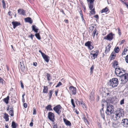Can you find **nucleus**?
<instances>
[{"instance_id":"1","label":"nucleus","mask_w":128,"mask_h":128,"mask_svg":"<svg viewBox=\"0 0 128 128\" xmlns=\"http://www.w3.org/2000/svg\"><path fill=\"white\" fill-rule=\"evenodd\" d=\"M124 112L123 110L121 108H118L115 114V117L116 120L120 119L121 117H122L124 116Z\"/></svg>"},{"instance_id":"2","label":"nucleus","mask_w":128,"mask_h":128,"mask_svg":"<svg viewBox=\"0 0 128 128\" xmlns=\"http://www.w3.org/2000/svg\"><path fill=\"white\" fill-rule=\"evenodd\" d=\"M121 84H124L126 82L128 81V74H123L120 76Z\"/></svg>"},{"instance_id":"3","label":"nucleus","mask_w":128,"mask_h":128,"mask_svg":"<svg viewBox=\"0 0 128 128\" xmlns=\"http://www.w3.org/2000/svg\"><path fill=\"white\" fill-rule=\"evenodd\" d=\"M118 80L116 78H114L110 80L108 84L110 86L113 88L116 87L118 84Z\"/></svg>"},{"instance_id":"4","label":"nucleus","mask_w":128,"mask_h":128,"mask_svg":"<svg viewBox=\"0 0 128 128\" xmlns=\"http://www.w3.org/2000/svg\"><path fill=\"white\" fill-rule=\"evenodd\" d=\"M114 111V106L111 105H108L106 113L107 115H110L112 114Z\"/></svg>"},{"instance_id":"5","label":"nucleus","mask_w":128,"mask_h":128,"mask_svg":"<svg viewBox=\"0 0 128 128\" xmlns=\"http://www.w3.org/2000/svg\"><path fill=\"white\" fill-rule=\"evenodd\" d=\"M62 107L60 105H58L54 107L53 108L54 110L58 114H60L61 112L60 110Z\"/></svg>"},{"instance_id":"6","label":"nucleus","mask_w":128,"mask_h":128,"mask_svg":"<svg viewBox=\"0 0 128 128\" xmlns=\"http://www.w3.org/2000/svg\"><path fill=\"white\" fill-rule=\"evenodd\" d=\"M54 117V114L53 113L51 112H49L48 113V118L50 120L53 122H54L55 121Z\"/></svg>"},{"instance_id":"7","label":"nucleus","mask_w":128,"mask_h":128,"mask_svg":"<svg viewBox=\"0 0 128 128\" xmlns=\"http://www.w3.org/2000/svg\"><path fill=\"white\" fill-rule=\"evenodd\" d=\"M122 70L124 72V70H122V69L121 70L120 68H116L115 69V73L118 76H120L123 73L122 72Z\"/></svg>"},{"instance_id":"8","label":"nucleus","mask_w":128,"mask_h":128,"mask_svg":"<svg viewBox=\"0 0 128 128\" xmlns=\"http://www.w3.org/2000/svg\"><path fill=\"white\" fill-rule=\"evenodd\" d=\"M98 52V50L96 51L92 50V51L90 53V54L92 55L91 56L92 58V59H94L95 58H97Z\"/></svg>"},{"instance_id":"9","label":"nucleus","mask_w":128,"mask_h":128,"mask_svg":"<svg viewBox=\"0 0 128 128\" xmlns=\"http://www.w3.org/2000/svg\"><path fill=\"white\" fill-rule=\"evenodd\" d=\"M121 124L124 126L126 127H128V119L124 118L122 120Z\"/></svg>"},{"instance_id":"10","label":"nucleus","mask_w":128,"mask_h":128,"mask_svg":"<svg viewBox=\"0 0 128 128\" xmlns=\"http://www.w3.org/2000/svg\"><path fill=\"white\" fill-rule=\"evenodd\" d=\"M112 33H111L107 35V36H105L104 39L107 40L109 41L111 40L113 38V35Z\"/></svg>"},{"instance_id":"11","label":"nucleus","mask_w":128,"mask_h":128,"mask_svg":"<svg viewBox=\"0 0 128 128\" xmlns=\"http://www.w3.org/2000/svg\"><path fill=\"white\" fill-rule=\"evenodd\" d=\"M70 92L73 95H75L76 93V89L75 88L71 86L69 88Z\"/></svg>"},{"instance_id":"12","label":"nucleus","mask_w":128,"mask_h":128,"mask_svg":"<svg viewBox=\"0 0 128 128\" xmlns=\"http://www.w3.org/2000/svg\"><path fill=\"white\" fill-rule=\"evenodd\" d=\"M91 42L88 41L85 44V46H87L88 49L91 50L94 48V47L91 45Z\"/></svg>"},{"instance_id":"13","label":"nucleus","mask_w":128,"mask_h":128,"mask_svg":"<svg viewBox=\"0 0 128 128\" xmlns=\"http://www.w3.org/2000/svg\"><path fill=\"white\" fill-rule=\"evenodd\" d=\"M12 24L13 26V28L14 29L17 26L20 25V23L16 22H12Z\"/></svg>"},{"instance_id":"14","label":"nucleus","mask_w":128,"mask_h":128,"mask_svg":"<svg viewBox=\"0 0 128 128\" xmlns=\"http://www.w3.org/2000/svg\"><path fill=\"white\" fill-rule=\"evenodd\" d=\"M42 56L45 61L47 62H48L49 60V57L48 56L44 54Z\"/></svg>"},{"instance_id":"15","label":"nucleus","mask_w":128,"mask_h":128,"mask_svg":"<svg viewBox=\"0 0 128 128\" xmlns=\"http://www.w3.org/2000/svg\"><path fill=\"white\" fill-rule=\"evenodd\" d=\"M10 109L8 114L11 116H14L13 108L12 107H10Z\"/></svg>"},{"instance_id":"16","label":"nucleus","mask_w":128,"mask_h":128,"mask_svg":"<svg viewBox=\"0 0 128 128\" xmlns=\"http://www.w3.org/2000/svg\"><path fill=\"white\" fill-rule=\"evenodd\" d=\"M63 120L64 122L66 125L69 126H71V123L70 122L65 118H64Z\"/></svg>"},{"instance_id":"17","label":"nucleus","mask_w":128,"mask_h":128,"mask_svg":"<svg viewBox=\"0 0 128 128\" xmlns=\"http://www.w3.org/2000/svg\"><path fill=\"white\" fill-rule=\"evenodd\" d=\"M18 13H20V14H22L23 15H25L26 13L25 11L24 10L20 9H19L18 10Z\"/></svg>"},{"instance_id":"18","label":"nucleus","mask_w":128,"mask_h":128,"mask_svg":"<svg viewBox=\"0 0 128 128\" xmlns=\"http://www.w3.org/2000/svg\"><path fill=\"white\" fill-rule=\"evenodd\" d=\"M25 21L26 22H28L30 24H31L32 22V21L31 20V18L30 17H27L24 19Z\"/></svg>"},{"instance_id":"19","label":"nucleus","mask_w":128,"mask_h":128,"mask_svg":"<svg viewBox=\"0 0 128 128\" xmlns=\"http://www.w3.org/2000/svg\"><path fill=\"white\" fill-rule=\"evenodd\" d=\"M111 46H110V44H109L106 47V50L104 52L105 54H106L110 51Z\"/></svg>"},{"instance_id":"20","label":"nucleus","mask_w":128,"mask_h":128,"mask_svg":"<svg viewBox=\"0 0 128 128\" xmlns=\"http://www.w3.org/2000/svg\"><path fill=\"white\" fill-rule=\"evenodd\" d=\"M44 89L43 90V93L46 94L48 92V88L47 86H44Z\"/></svg>"},{"instance_id":"21","label":"nucleus","mask_w":128,"mask_h":128,"mask_svg":"<svg viewBox=\"0 0 128 128\" xmlns=\"http://www.w3.org/2000/svg\"><path fill=\"white\" fill-rule=\"evenodd\" d=\"M8 117L9 116L8 114L6 113H4V118L5 120L6 121H8L9 120Z\"/></svg>"},{"instance_id":"22","label":"nucleus","mask_w":128,"mask_h":128,"mask_svg":"<svg viewBox=\"0 0 128 128\" xmlns=\"http://www.w3.org/2000/svg\"><path fill=\"white\" fill-rule=\"evenodd\" d=\"M9 99V96H8L6 98L4 99L3 101L6 104H8V100Z\"/></svg>"},{"instance_id":"23","label":"nucleus","mask_w":128,"mask_h":128,"mask_svg":"<svg viewBox=\"0 0 128 128\" xmlns=\"http://www.w3.org/2000/svg\"><path fill=\"white\" fill-rule=\"evenodd\" d=\"M108 10V8L107 7H106L105 8L103 9L101 11V13H102L107 12Z\"/></svg>"},{"instance_id":"24","label":"nucleus","mask_w":128,"mask_h":128,"mask_svg":"<svg viewBox=\"0 0 128 128\" xmlns=\"http://www.w3.org/2000/svg\"><path fill=\"white\" fill-rule=\"evenodd\" d=\"M52 106L50 105H48L46 107V109L49 111H52V110L51 108Z\"/></svg>"},{"instance_id":"25","label":"nucleus","mask_w":128,"mask_h":128,"mask_svg":"<svg viewBox=\"0 0 128 128\" xmlns=\"http://www.w3.org/2000/svg\"><path fill=\"white\" fill-rule=\"evenodd\" d=\"M36 26L35 25H33L32 26V29L35 32H37L38 30V29L36 28Z\"/></svg>"},{"instance_id":"26","label":"nucleus","mask_w":128,"mask_h":128,"mask_svg":"<svg viewBox=\"0 0 128 128\" xmlns=\"http://www.w3.org/2000/svg\"><path fill=\"white\" fill-rule=\"evenodd\" d=\"M114 50L115 52L116 53H118L120 51V49L119 47L117 46L114 49Z\"/></svg>"},{"instance_id":"27","label":"nucleus","mask_w":128,"mask_h":128,"mask_svg":"<svg viewBox=\"0 0 128 128\" xmlns=\"http://www.w3.org/2000/svg\"><path fill=\"white\" fill-rule=\"evenodd\" d=\"M89 8L90 10L92 9L94 6V4H88Z\"/></svg>"},{"instance_id":"28","label":"nucleus","mask_w":128,"mask_h":128,"mask_svg":"<svg viewBox=\"0 0 128 128\" xmlns=\"http://www.w3.org/2000/svg\"><path fill=\"white\" fill-rule=\"evenodd\" d=\"M46 76L47 77V80L48 81L50 80L51 78L50 74L48 73H47L46 74Z\"/></svg>"},{"instance_id":"29","label":"nucleus","mask_w":128,"mask_h":128,"mask_svg":"<svg viewBox=\"0 0 128 128\" xmlns=\"http://www.w3.org/2000/svg\"><path fill=\"white\" fill-rule=\"evenodd\" d=\"M53 91L52 90L49 91V93L48 94V95L50 96V98L52 96V94L53 92Z\"/></svg>"},{"instance_id":"30","label":"nucleus","mask_w":128,"mask_h":128,"mask_svg":"<svg viewBox=\"0 0 128 128\" xmlns=\"http://www.w3.org/2000/svg\"><path fill=\"white\" fill-rule=\"evenodd\" d=\"M12 128H16V126L15 122H12Z\"/></svg>"},{"instance_id":"31","label":"nucleus","mask_w":128,"mask_h":128,"mask_svg":"<svg viewBox=\"0 0 128 128\" xmlns=\"http://www.w3.org/2000/svg\"><path fill=\"white\" fill-rule=\"evenodd\" d=\"M35 36L36 37L38 40H40L41 39L40 34L39 33L36 34H35Z\"/></svg>"},{"instance_id":"32","label":"nucleus","mask_w":128,"mask_h":128,"mask_svg":"<svg viewBox=\"0 0 128 128\" xmlns=\"http://www.w3.org/2000/svg\"><path fill=\"white\" fill-rule=\"evenodd\" d=\"M2 5L3 6L4 8H6V4L5 3L4 1V0H2Z\"/></svg>"},{"instance_id":"33","label":"nucleus","mask_w":128,"mask_h":128,"mask_svg":"<svg viewBox=\"0 0 128 128\" xmlns=\"http://www.w3.org/2000/svg\"><path fill=\"white\" fill-rule=\"evenodd\" d=\"M91 10V11L90 12L92 14H95V12L94 11V8L93 9H92V10Z\"/></svg>"},{"instance_id":"34","label":"nucleus","mask_w":128,"mask_h":128,"mask_svg":"<svg viewBox=\"0 0 128 128\" xmlns=\"http://www.w3.org/2000/svg\"><path fill=\"white\" fill-rule=\"evenodd\" d=\"M71 102L72 104V105L73 106L74 108L75 107V105L74 104V100L73 99H72L71 100Z\"/></svg>"},{"instance_id":"35","label":"nucleus","mask_w":128,"mask_h":128,"mask_svg":"<svg viewBox=\"0 0 128 128\" xmlns=\"http://www.w3.org/2000/svg\"><path fill=\"white\" fill-rule=\"evenodd\" d=\"M83 108L85 110H87L86 106L85 104H83L82 105Z\"/></svg>"},{"instance_id":"36","label":"nucleus","mask_w":128,"mask_h":128,"mask_svg":"<svg viewBox=\"0 0 128 128\" xmlns=\"http://www.w3.org/2000/svg\"><path fill=\"white\" fill-rule=\"evenodd\" d=\"M97 32V30L96 29H95L93 31V36L94 37L95 36L96 32Z\"/></svg>"},{"instance_id":"37","label":"nucleus","mask_w":128,"mask_h":128,"mask_svg":"<svg viewBox=\"0 0 128 128\" xmlns=\"http://www.w3.org/2000/svg\"><path fill=\"white\" fill-rule=\"evenodd\" d=\"M76 104L78 106L80 105V101H79L78 100H76Z\"/></svg>"},{"instance_id":"38","label":"nucleus","mask_w":128,"mask_h":128,"mask_svg":"<svg viewBox=\"0 0 128 128\" xmlns=\"http://www.w3.org/2000/svg\"><path fill=\"white\" fill-rule=\"evenodd\" d=\"M118 62L116 61H114V66H118Z\"/></svg>"},{"instance_id":"39","label":"nucleus","mask_w":128,"mask_h":128,"mask_svg":"<svg viewBox=\"0 0 128 128\" xmlns=\"http://www.w3.org/2000/svg\"><path fill=\"white\" fill-rule=\"evenodd\" d=\"M62 83L60 82H59L57 85L56 86V87H58L62 85Z\"/></svg>"},{"instance_id":"40","label":"nucleus","mask_w":128,"mask_h":128,"mask_svg":"<svg viewBox=\"0 0 128 128\" xmlns=\"http://www.w3.org/2000/svg\"><path fill=\"white\" fill-rule=\"evenodd\" d=\"M88 2H90V4H94L93 2L94 1V0H87Z\"/></svg>"},{"instance_id":"41","label":"nucleus","mask_w":128,"mask_h":128,"mask_svg":"<svg viewBox=\"0 0 128 128\" xmlns=\"http://www.w3.org/2000/svg\"><path fill=\"white\" fill-rule=\"evenodd\" d=\"M84 122H86L88 124V120L85 117H84Z\"/></svg>"},{"instance_id":"42","label":"nucleus","mask_w":128,"mask_h":128,"mask_svg":"<svg viewBox=\"0 0 128 128\" xmlns=\"http://www.w3.org/2000/svg\"><path fill=\"white\" fill-rule=\"evenodd\" d=\"M33 114H34V115L36 114V109L34 108H33Z\"/></svg>"},{"instance_id":"43","label":"nucleus","mask_w":128,"mask_h":128,"mask_svg":"<svg viewBox=\"0 0 128 128\" xmlns=\"http://www.w3.org/2000/svg\"><path fill=\"white\" fill-rule=\"evenodd\" d=\"M125 59L126 62L128 63V55L126 56Z\"/></svg>"},{"instance_id":"44","label":"nucleus","mask_w":128,"mask_h":128,"mask_svg":"<svg viewBox=\"0 0 128 128\" xmlns=\"http://www.w3.org/2000/svg\"><path fill=\"white\" fill-rule=\"evenodd\" d=\"M124 104V100H122L120 102V104L121 105H122Z\"/></svg>"},{"instance_id":"45","label":"nucleus","mask_w":128,"mask_h":128,"mask_svg":"<svg viewBox=\"0 0 128 128\" xmlns=\"http://www.w3.org/2000/svg\"><path fill=\"white\" fill-rule=\"evenodd\" d=\"M20 82L21 86V88H24V85L22 83V81H20Z\"/></svg>"},{"instance_id":"46","label":"nucleus","mask_w":128,"mask_h":128,"mask_svg":"<svg viewBox=\"0 0 128 128\" xmlns=\"http://www.w3.org/2000/svg\"><path fill=\"white\" fill-rule=\"evenodd\" d=\"M34 35H32V34H31V35L30 36H28V37L29 38H31L32 40H33V36H34Z\"/></svg>"},{"instance_id":"47","label":"nucleus","mask_w":128,"mask_h":128,"mask_svg":"<svg viewBox=\"0 0 128 128\" xmlns=\"http://www.w3.org/2000/svg\"><path fill=\"white\" fill-rule=\"evenodd\" d=\"M4 80L1 78H0V83H2V84L3 83Z\"/></svg>"},{"instance_id":"48","label":"nucleus","mask_w":128,"mask_h":128,"mask_svg":"<svg viewBox=\"0 0 128 128\" xmlns=\"http://www.w3.org/2000/svg\"><path fill=\"white\" fill-rule=\"evenodd\" d=\"M24 106L25 108H26L27 107V104L26 103H24Z\"/></svg>"},{"instance_id":"49","label":"nucleus","mask_w":128,"mask_h":128,"mask_svg":"<svg viewBox=\"0 0 128 128\" xmlns=\"http://www.w3.org/2000/svg\"><path fill=\"white\" fill-rule=\"evenodd\" d=\"M118 33L119 34V35H120L121 34V33L120 32V29L119 28H118Z\"/></svg>"},{"instance_id":"50","label":"nucleus","mask_w":128,"mask_h":128,"mask_svg":"<svg viewBox=\"0 0 128 128\" xmlns=\"http://www.w3.org/2000/svg\"><path fill=\"white\" fill-rule=\"evenodd\" d=\"M93 69H94V67H93V66H92L90 68V69L91 70L90 72H91V73L92 72V70Z\"/></svg>"},{"instance_id":"51","label":"nucleus","mask_w":128,"mask_h":128,"mask_svg":"<svg viewBox=\"0 0 128 128\" xmlns=\"http://www.w3.org/2000/svg\"><path fill=\"white\" fill-rule=\"evenodd\" d=\"M111 56L112 57V58H113L114 57H115V55H114V54L113 53H112L111 54Z\"/></svg>"},{"instance_id":"52","label":"nucleus","mask_w":128,"mask_h":128,"mask_svg":"<svg viewBox=\"0 0 128 128\" xmlns=\"http://www.w3.org/2000/svg\"><path fill=\"white\" fill-rule=\"evenodd\" d=\"M53 128H58L57 125L56 124H55L54 125Z\"/></svg>"},{"instance_id":"53","label":"nucleus","mask_w":128,"mask_h":128,"mask_svg":"<svg viewBox=\"0 0 128 128\" xmlns=\"http://www.w3.org/2000/svg\"><path fill=\"white\" fill-rule=\"evenodd\" d=\"M33 65L35 66H36L37 65V63L36 62H34Z\"/></svg>"},{"instance_id":"54","label":"nucleus","mask_w":128,"mask_h":128,"mask_svg":"<svg viewBox=\"0 0 128 128\" xmlns=\"http://www.w3.org/2000/svg\"><path fill=\"white\" fill-rule=\"evenodd\" d=\"M39 52L40 53H41L42 55V56H43L44 54H45L44 53H43L40 50H39Z\"/></svg>"},{"instance_id":"55","label":"nucleus","mask_w":128,"mask_h":128,"mask_svg":"<svg viewBox=\"0 0 128 128\" xmlns=\"http://www.w3.org/2000/svg\"><path fill=\"white\" fill-rule=\"evenodd\" d=\"M20 65L22 67V66L23 67L24 66V64H23L21 62H20Z\"/></svg>"},{"instance_id":"56","label":"nucleus","mask_w":128,"mask_h":128,"mask_svg":"<svg viewBox=\"0 0 128 128\" xmlns=\"http://www.w3.org/2000/svg\"><path fill=\"white\" fill-rule=\"evenodd\" d=\"M33 122H31L30 124V126H33Z\"/></svg>"},{"instance_id":"57","label":"nucleus","mask_w":128,"mask_h":128,"mask_svg":"<svg viewBox=\"0 0 128 128\" xmlns=\"http://www.w3.org/2000/svg\"><path fill=\"white\" fill-rule=\"evenodd\" d=\"M94 17L96 18H98V15H95L94 16Z\"/></svg>"},{"instance_id":"58","label":"nucleus","mask_w":128,"mask_h":128,"mask_svg":"<svg viewBox=\"0 0 128 128\" xmlns=\"http://www.w3.org/2000/svg\"><path fill=\"white\" fill-rule=\"evenodd\" d=\"M127 51H128L127 49L126 48L124 49V52H126Z\"/></svg>"},{"instance_id":"59","label":"nucleus","mask_w":128,"mask_h":128,"mask_svg":"<svg viewBox=\"0 0 128 128\" xmlns=\"http://www.w3.org/2000/svg\"><path fill=\"white\" fill-rule=\"evenodd\" d=\"M58 93V91H55V93L56 95V96H57Z\"/></svg>"},{"instance_id":"60","label":"nucleus","mask_w":128,"mask_h":128,"mask_svg":"<svg viewBox=\"0 0 128 128\" xmlns=\"http://www.w3.org/2000/svg\"><path fill=\"white\" fill-rule=\"evenodd\" d=\"M8 14L10 16L12 15L11 14V12L10 11H9L8 12Z\"/></svg>"},{"instance_id":"61","label":"nucleus","mask_w":128,"mask_h":128,"mask_svg":"<svg viewBox=\"0 0 128 128\" xmlns=\"http://www.w3.org/2000/svg\"><path fill=\"white\" fill-rule=\"evenodd\" d=\"M80 14L81 16H83L82 14V11H81L80 12Z\"/></svg>"},{"instance_id":"62","label":"nucleus","mask_w":128,"mask_h":128,"mask_svg":"<svg viewBox=\"0 0 128 128\" xmlns=\"http://www.w3.org/2000/svg\"><path fill=\"white\" fill-rule=\"evenodd\" d=\"M80 104H81L83 105V104L84 103V102L83 101H82L81 102H80Z\"/></svg>"},{"instance_id":"63","label":"nucleus","mask_w":128,"mask_h":128,"mask_svg":"<svg viewBox=\"0 0 128 128\" xmlns=\"http://www.w3.org/2000/svg\"><path fill=\"white\" fill-rule=\"evenodd\" d=\"M102 118H103V119H104V114H102Z\"/></svg>"},{"instance_id":"64","label":"nucleus","mask_w":128,"mask_h":128,"mask_svg":"<svg viewBox=\"0 0 128 128\" xmlns=\"http://www.w3.org/2000/svg\"><path fill=\"white\" fill-rule=\"evenodd\" d=\"M124 42H125V40H123L121 41V44L123 43Z\"/></svg>"}]
</instances>
